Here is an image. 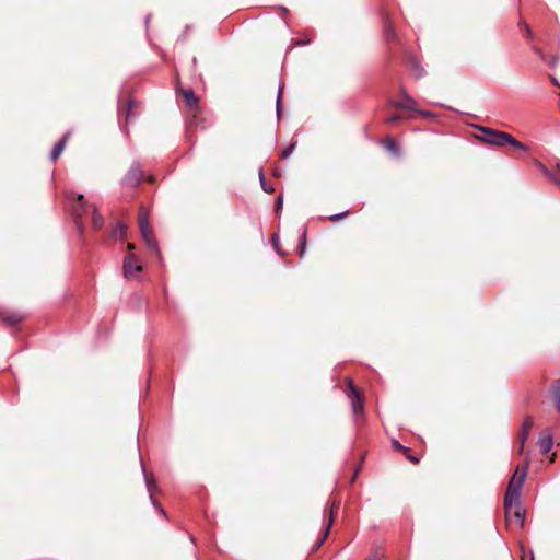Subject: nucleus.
Wrapping results in <instances>:
<instances>
[{"label":"nucleus","mask_w":560,"mask_h":560,"mask_svg":"<svg viewBox=\"0 0 560 560\" xmlns=\"http://www.w3.org/2000/svg\"><path fill=\"white\" fill-rule=\"evenodd\" d=\"M282 205H283V199H282L281 196H279L277 198V201H276V205H275L276 211H280L282 209Z\"/></svg>","instance_id":"nucleus-25"},{"label":"nucleus","mask_w":560,"mask_h":560,"mask_svg":"<svg viewBox=\"0 0 560 560\" xmlns=\"http://www.w3.org/2000/svg\"><path fill=\"white\" fill-rule=\"evenodd\" d=\"M533 428V420L530 417H527L524 422H523V425H522V429H521V433H520V436H518V441H520V452L523 453V450H524V445H525V442L530 433V430Z\"/></svg>","instance_id":"nucleus-8"},{"label":"nucleus","mask_w":560,"mask_h":560,"mask_svg":"<svg viewBox=\"0 0 560 560\" xmlns=\"http://www.w3.org/2000/svg\"><path fill=\"white\" fill-rule=\"evenodd\" d=\"M295 149V143H291L287 149H284L281 153L282 159L289 158Z\"/></svg>","instance_id":"nucleus-20"},{"label":"nucleus","mask_w":560,"mask_h":560,"mask_svg":"<svg viewBox=\"0 0 560 560\" xmlns=\"http://www.w3.org/2000/svg\"><path fill=\"white\" fill-rule=\"evenodd\" d=\"M302 246H301V256L304 255V252H305V241H306V230L303 231V234H302Z\"/></svg>","instance_id":"nucleus-22"},{"label":"nucleus","mask_w":560,"mask_h":560,"mask_svg":"<svg viewBox=\"0 0 560 560\" xmlns=\"http://www.w3.org/2000/svg\"><path fill=\"white\" fill-rule=\"evenodd\" d=\"M349 385H350L349 399L351 401L352 412L354 416L362 415L363 410H364L363 399H362L360 393L358 392V389L354 387L352 381H349Z\"/></svg>","instance_id":"nucleus-6"},{"label":"nucleus","mask_w":560,"mask_h":560,"mask_svg":"<svg viewBox=\"0 0 560 560\" xmlns=\"http://www.w3.org/2000/svg\"><path fill=\"white\" fill-rule=\"evenodd\" d=\"M347 213H348V211H343L341 213H337V214L330 215L329 220L332 221V222H336V221L340 220L341 218L346 217Z\"/></svg>","instance_id":"nucleus-21"},{"label":"nucleus","mask_w":560,"mask_h":560,"mask_svg":"<svg viewBox=\"0 0 560 560\" xmlns=\"http://www.w3.org/2000/svg\"><path fill=\"white\" fill-rule=\"evenodd\" d=\"M104 224L103 217L97 212L96 209H94L93 218H92V225L95 230H100Z\"/></svg>","instance_id":"nucleus-14"},{"label":"nucleus","mask_w":560,"mask_h":560,"mask_svg":"<svg viewBox=\"0 0 560 560\" xmlns=\"http://www.w3.org/2000/svg\"><path fill=\"white\" fill-rule=\"evenodd\" d=\"M402 100L394 104L397 108L408 109V110H417L416 109V101L410 97L405 91L401 92Z\"/></svg>","instance_id":"nucleus-9"},{"label":"nucleus","mask_w":560,"mask_h":560,"mask_svg":"<svg viewBox=\"0 0 560 560\" xmlns=\"http://www.w3.org/2000/svg\"><path fill=\"white\" fill-rule=\"evenodd\" d=\"M556 408L560 411V378L557 381L552 388Z\"/></svg>","instance_id":"nucleus-15"},{"label":"nucleus","mask_w":560,"mask_h":560,"mask_svg":"<svg viewBox=\"0 0 560 560\" xmlns=\"http://www.w3.org/2000/svg\"><path fill=\"white\" fill-rule=\"evenodd\" d=\"M132 101L129 100L128 103H127V115H126V120H129L130 117H131V107H132Z\"/></svg>","instance_id":"nucleus-24"},{"label":"nucleus","mask_w":560,"mask_h":560,"mask_svg":"<svg viewBox=\"0 0 560 560\" xmlns=\"http://www.w3.org/2000/svg\"><path fill=\"white\" fill-rule=\"evenodd\" d=\"M558 167L560 168V163L558 164Z\"/></svg>","instance_id":"nucleus-35"},{"label":"nucleus","mask_w":560,"mask_h":560,"mask_svg":"<svg viewBox=\"0 0 560 560\" xmlns=\"http://www.w3.org/2000/svg\"><path fill=\"white\" fill-rule=\"evenodd\" d=\"M398 120H399V116H397V115H393L387 118V122H389V124H394Z\"/></svg>","instance_id":"nucleus-28"},{"label":"nucleus","mask_w":560,"mask_h":560,"mask_svg":"<svg viewBox=\"0 0 560 560\" xmlns=\"http://www.w3.org/2000/svg\"><path fill=\"white\" fill-rule=\"evenodd\" d=\"M423 74H424V69H423V68H421V67H418V68L416 69V77H417V78H420V77H422Z\"/></svg>","instance_id":"nucleus-29"},{"label":"nucleus","mask_w":560,"mask_h":560,"mask_svg":"<svg viewBox=\"0 0 560 560\" xmlns=\"http://www.w3.org/2000/svg\"><path fill=\"white\" fill-rule=\"evenodd\" d=\"M127 228L122 223H118L117 232L122 236L126 234Z\"/></svg>","instance_id":"nucleus-26"},{"label":"nucleus","mask_w":560,"mask_h":560,"mask_svg":"<svg viewBox=\"0 0 560 560\" xmlns=\"http://www.w3.org/2000/svg\"><path fill=\"white\" fill-rule=\"evenodd\" d=\"M332 522H334V506L331 508L330 516H329V521H328V524H327V526H326V528H325L324 535H323V537L319 539V541L317 542L316 548H319V547L323 545V542L325 541L326 537H327V536H328V534H329V530H330V527H331V525H332Z\"/></svg>","instance_id":"nucleus-13"},{"label":"nucleus","mask_w":560,"mask_h":560,"mask_svg":"<svg viewBox=\"0 0 560 560\" xmlns=\"http://www.w3.org/2000/svg\"><path fill=\"white\" fill-rule=\"evenodd\" d=\"M68 197L72 198V197H74V195H69ZM75 198H77V200L82 201L83 200V195L82 194H78V195H75Z\"/></svg>","instance_id":"nucleus-30"},{"label":"nucleus","mask_w":560,"mask_h":560,"mask_svg":"<svg viewBox=\"0 0 560 560\" xmlns=\"http://www.w3.org/2000/svg\"><path fill=\"white\" fill-rule=\"evenodd\" d=\"M70 136V132H67L56 144L55 147L52 148L51 150V160L52 161H56L60 155L61 153L63 152L65 150V147H66V143H67V140Z\"/></svg>","instance_id":"nucleus-10"},{"label":"nucleus","mask_w":560,"mask_h":560,"mask_svg":"<svg viewBox=\"0 0 560 560\" xmlns=\"http://www.w3.org/2000/svg\"><path fill=\"white\" fill-rule=\"evenodd\" d=\"M529 466V459L526 458L525 465L520 468L517 467L514 471L504 497V508L506 518L513 517L520 527H524L526 511L523 509L521 503V491L523 489L527 471Z\"/></svg>","instance_id":"nucleus-1"},{"label":"nucleus","mask_w":560,"mask_h":560,"mask_svg":"<svg viewBox=\"0 0 560 560\" xmlns=\"http://www.w3.org/2000/svg\"><path fill=\"white\" fill-rule=\"evenodd\" d=\"M420 116L431 118L433 117V114L425 110H416Z\"/></svg>","instance_id":"nucleus-27"},{"label":"nucleus","mask_w":560,"mask_h":560,"mask_svg":"<svg viewBox=\"0 0 560 560\" xmlns=\"http://www.w3.org/2000/svg\"><path fill=\"white\" fill-rule=\"evenodd\" d=\"M124 276L127 279H132L141 271L142 267L138 262L137 257L133 254H128L122 264Z\"/></svg>","instance_id":"nucleus-4"},{"label":"nucleus","mask_w":560,"mask_h":560,"mask_svg":"<svg viewBox=\"0 0 560 560\" xmlns=\"http://www.w3.org/2000/svg\"><path fill=\"white\" fill-rule=\"evenodd\" d=\"M183 96H184V98H185V101H186L188 106H190V107L197 106L198 97L196 96L194 91H191V90H184L183 91Z\"/></svg>","instance_id":"nucleus-12"},{"label":"nucleus","mask_w":560,"mask_h":560,"mask_svg":"<svg viewBox=\"0 0 560 560\" xmlns=\"http://www.w3.org/2000/svg\"><path fill=\"white\" fill-rule=\"evenodd\" d=\"M384 145L388 151H390L393 153L399 152V147H398L397 142L392 138L385 139Z\"/></svg>","instance_id":"nucleus-16"},{"label":"nucleus","mask_w":560,"mask_h":560,"mask_svg":"<svg viewBox=\"0 0 560 560\" xmlns=\"http://www.w3.org/2000/svg\"><path fill=\"white\" fill-rule=\"evenodd\" d=\"M139 228H140L141 235H142L144 242L147 243V245L152 250L158 252L159 250L158 243L153 236V232L150 226L149 214L143 208H141V210L139 212Z\"/></svg>","instance_id":"nucleus-3"},{"label":"nucleus","mask_w":560,"mask_h":560,"mask_svg":"<svg viewBox=\"0 0 560 560\" xmlns=\"http://www.w3.org/2000/svg\"><path fill=\"white\" fill-rule=\"evenodd\" d=\"M142 178V170L140 168L139 163L135 162L128 171L127 175L124 177L122 184L129 187H137L140 185Z\"/></svg>","instance_id":"nucleus-5"},{"label":"nucleus","mask_w":560,"mask_h":560,"mask_svg":"<svg viewBox=\"0 0 560 560\" xmlns=\"http://www.w3.org/2000/svg\"><path fill=\"white\" fill-rule=\"evenodd\" d=\"M272 243H273L275 247H277V246H278L279 237H278L277 235H273V236H272Z\"/></svg>","instance_id":"nucleus-31"},{"label":"nucleus","mask_w":560,"mask_h":560,"mask_svg":"<svg viewBox=\"0 0 560 560\" xmlns=\"http://www.w3.org/2000/svg\"><path fill=\"white\" fill-rule=\"evenodd\" d=\"M282 91H283V86H280L279 91H278V97H277V104H276V112H277V116L278 117H280V114H281V95H282Z\"/></svg>","instance_id":"nucleus-18"},{"label":"nucleus","mask_w":560,"mask_h":560,"mask_svg":"<svg viewBox=\"0 0 560 560\" xmlns=\"http://www.w3.org/2000/svg\"><path fill=\"white\" fill-rule=\"evenodd\" d=\"M259 180H260V185H261V188L266 191V192H271L273 191V187L271 185H269L265 178V175H264V171L262 168L259 170Z\"/></svg>","instance_id":"nucleus-17"},{"label":"nucleus","mask_w":560,"mask_h":560,"mask_svg":"<svg viewBox=\"0 0 560 560\" xmlns=\"http://www.w3.org/2000/svg\"><path fill=\"white\" fill-rule=\"evenodd\" d=\"M526 35L532 36V32L528 26H526Z\"/></svg>","instance_id":"nucleus-34"},{"label":"nucleus","mask_w":560,"mask_h":560,"mask_svg":"<svg viewBox=\"0 0 560 560\" xmlns=\"http://www.w3.org/2000/svg\"><path fill=\"white\" fill-rule=\"evenodd\" d=\"M408 458L412 462V463H418V458L416 456H408Z\"/></svg>","instance_id":"nucleus-32"},{"label":"nucleus","mask_w":560,"mask_h":560,"mask_svg":"<svg viewBox=\"0 0 560 560\" xmlns=\"http://www.w3.org/2000/svg\"><path fill=\"white\" fill-rule=\"evenodd\" d=\"M393 446L395 450L397 451H407L408 448L405 447L404 445H401L398 441L394 440L393 441Z\"/></svg>","instance_id":"nucleus-23"},{"label":"nucleus","mask_w":560,"mask_h":560,"mask_svg":"<svg viewBox=\"0 0 560 560\" xmlns=\"http://www.w3.org/2000/svg\"><path fill=\"white\" fill-rule=\"evenodd\" d=\"M538 444L540 447V452L542 454L549 453L553 445L552 436L551 435L540 436L538 440Z\"/></svg>","instance_id":"nucleus-11"},{"label":"nucleus","mask_w":560,"mask_h":560,"mask_svg":"<svg viewBox=\"0 0 560 560\" xmlns=\"http://www.w3.org/2000/svg\"><path fill=\"white\" fill-rule=\"evenodd\" d=\"M478 131L479 133L476 136V138L485 143L497 147L511 145L520 151H528L527 145L518 141L509 132L495 130L488 127H478Z\"/></svg>","instance_id":"nucleus-2"},{"label":"nucleus","mask_w":560,"mask_h":560,"mask_svg":"<svg viewBox=\"0 0 560 560\" xmlns=\"http://www.w3.org/2000/svg\"><path fill=\"white\" fill-rule=\"evenodd\" d=\"M141 470H142V474H143V477H144V481H145V485H147V490L150 494V500L152 502V504L160 511V513L165 516V511L163 510V508L155 501L154 497H153V492L158 489V485L154 480L153 477H150L148 474H147V470L144 468V465L141 463Z\"/></svg>","instance_id":"nucleus-7"},{"label":"nucleus","mask_w":560,"mask_h":560,"mask_svg":"<svg viewBox=\"0 0 560 560\" xmlns=\"http://www.w3.org/2000/svg\"><path fill=\"white\" fill-rule=\"evenodd\" d=\"M127 248H128V250H133L135 245L132 243H128Z\"/></svg>","instance_id":"nucleus-33"},{"label":"nucleus","mask_w":560,"mask_h":560,"mask_svg":"<svg viewBox=\"0 0 560 560\" xmlns=\"http://www.w3.org/2000/svg\"><path fill=\"white\" fill-rule=\"evenodd\" d=\"M4 320L11 325H14L22 320V316L19 314H13V315L5 317Z\"/></svg>","instance_id":"nucleus-19"}]
</instances>
